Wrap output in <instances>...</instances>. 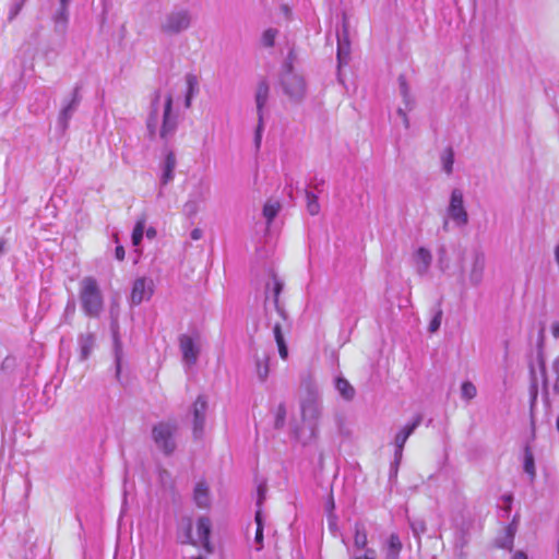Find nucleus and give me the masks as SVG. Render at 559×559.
<instances>
[{
	"mask_svg": "<svg viewBox=\"0 0 559 559\" xmlns=\"http://www.w3.org/2000/svg\"><path fill=\"white\" fill-rule=\"evenodd\" d=\"M80 299L83 311L91 318H98L104 308V299L97 281L86 276L81 282Z\"/></svg>",
	"mask_w": 559,
	"mask_h": 559,
	"instance_id": "obj_1",
	"label": "nucleus"
},
{
	"mask_svg": "<svg viewBox=\"0 0 559 559\" xmlns=\"http://www.w3.org/2000/svg\"><path fill=\"white\" fill-rule=\"evenodd\" d=\"M176 425L169 423H159L153 427V439L166 454H170L175 450V442L173 440Z\"/></svg>",
	"mask_w": 559,
	"mask_h": 559,
	"instance_id": "obj_2",
	"label": "nucleus"
},
{
	"mask_svg": "<svg viewBox=\"0 0 559 559\" xmlns=\"http://www.w3.org/2000/svg\"><path fill=\"white\" fill-rule=\"evenodd\" d=\"M449 215L457 225L463 226L468 222V215L464 207L463 193L459 189H454L451 193Z\"/></svg>",
	"mask_w": 559,
	"mask_h": 559,
	"instance_id": "obj_3",
	"label": "nucleus"
},
{
	"mask_svg": "<svg viewBox=\"0 0 559 559\" xmlns=\"http://www.w3.org/2000/svg\"><path fill=\"white\" fill-rule=\"evenodd\" d=\"M269 93H270V87H269L267 82L265 80L260 81L258 84V87H257V93H255V103H257V110H258V118H259L257 132H255V142H257L258 146L260 145L261 131L263 128V108L269 99Z\"/></svg>",
	"mask_w": 559,
	"mask_h": 559,
	"instance_id": "obj_4",
	"label": "nucleus"
},
{
	"mask_svg": "<svg viewBox=\"0 0 559 559\" xmlns=\"http://www.w3.org/2000/svg\"><path fill=\"white\" fill-rule=\"evenodd\" d=\"M282 84L285 93L290 97H301L305 93V81L304 79L293 73L292 64H288V71L282 78Z\"/></svg>",
	"mask_w": 559,
	"mask_h": 559,
	"instance_id": "obj_5",
	"label": "nucleus"
},
{
	"mask_svg": "<svg viewBox=\"0 0 559 559\" xmlns=\"http://www.w3.org/2000/svg\"><path fill=\"white\" fill-rule=\"evenodd\" d=\"M190 25V17L187 12H175L166 17L163 31L168 34H176Z\"/></svg>",
	"mask_w": 559,
	"mask_h": 559,
	"instance_id": "obj_6",
	"label": "nucleus"
},
{
	"mask_svg": "<svg viewBox=\"0 0 559 559\" xmlns=\"http://www.w3.org/2000/svg\"><path fill=\"white\" fill-rule=\"evenodd\" d=\"M153 294V283L145 277L136 278L131 290V302L140 305L143 300L148 299Z\"/></svg>",
	"mask_w": 559,
	"mask_h": 559,
	"instance_id": "obj_7",
	"label": "nucleus"
},
{
	"mask_svg": "<svg viewBox=\"0 0 559 559\" xmlns=\"http://www.w3.org/2000/svg\"><path fill=\"white\" fill-rule=\"evenodd\" d=\"M211 521L206 516H201L197 522V531L199 536V542L203 549L211 554L213 551V546L210 542V535H211Z\"/></svg>",
	"mask_w": 559,
	"mask_h": 559,
	"instance_id": "obj_8",
	"label": "nucleus"
},
{
	"mask_svg": "<svg viewBox=\"0 0 559 559\" xmlns=\"http://www.w3.org/2000/svg\"><path fill=\"white\" fill-rule=\"evenodd\" d=\"M173 109V97L171 95H167L165 102L164 117H163V126L160 129V136L167 138L176 128V118L171 116Z\"/></svg>",
	"mask_w": 559,
	"mask_h": 559,
	"instance_id": "obj_9",
	"label": "nucleus"
},
{
	"mask_svg": "<svg viewBox=\"0 0 559 559\" xmlns=\"http://www.w3.org/2000/svg\"><path fill=\"white\" fill-rule=\"evenodd\" d=\"M179 343L183 360L189 365L195 364L199 350L195 347L192 337L189 335H181Z\"/></svg>",
	"mask_w": 559,
	"mask_h": 559,
	"instance_id": "obj_10",
	"label": "nucleus"
},
{
	"mask_svg": "<svg viewBox=\"0 0 559 559\" xmlns=\"http://www.w3.org/2000/svg\"><path fill=\"white\" fill-rule=\"evenodd\" d=\"M206 407H207L206 401L202 396H199L193 405L194 435L195 436L201 433L203 430Z\"/></svg>",
	"mask_w": 559,
	"mask_h": 559,
	"instance_id": "obj_11",
	"label": "nucleus"
},
{
	"mask_svg": "<svg viewBox=\"0 0 559 559\" xmlns=\"http://www.w3.org/2000/svg\"><path fill=\"white\" fill-rule=\"evenodd\" d=\"M193 500L201 509H206L210 507V490L204 480L197 483L193 490Z\"/></svg>",
	"mask_w": 559,
	"mask_h": 559,
	"instance_id": "obj_12",
	"label": "nucleus"
},
{
	"mask_svg": "<svg viewBox=\"0 0 559 559\" xmlns=\"http://www.w3.org/2000/svg\"><path fill=\"white\" fill-rule=\"evenodd\" d=\"M273 332H274L275 342L278 347V354H280L281 358L286 359L288 356V349H287L280 323H276L274 325Z\"/></svg>",
	"mask_w": 559,
	"mask_h": 559,
	"instance_id": "obj_13",
	"label": "nucleus"
},
{
	"mask_svg": "<svg viewBox=\"0 0 559 559\" xmlns=\"http://www.w3.org/2000/svg\"><path fill=\"white\" fill-rule=\"evenodd\" d=\"M336 389L340 394L347 401H350L355 395L354 386L344 378L336 379Z\"/></svg>",
	"mask_w": 559,
	"mask_h": 559,
	"instance_id": "obj_14",
	"label": "nucleus"
},
{
	"mask_svg": "<svg viewBox=\"0 0 559 559\" xmlns=\"http://www.w3.org/2000/svg\"><path fill=\"white\" fill-rule=\"evenodd\" d=\"M175 167H176L175 154L173 152H169L165 158V167H164V175H163L164 183H167L169 180L173 179V173H174Z\"/></svg>",
	"mask_w": 559,
	"mask_h": 559,
	"instance_id": "obj_15",
	"label": "nucleus"
},
{
	"mask_svg": "<svg viewBox=\"0 0 559 559\" xmlns=\"http://www.w3.org/2000/svg\"><path fill=\"white\" fill-rule=\"evenodd\" d=\"M269 360L270 359L266 355H263L262 357H258L255 360L257 373L261 381H265L269 376V371H270Z\"/></svg>",
	"mask_w": 559,
	"mask_h": 559,
	"instance_id": "obj_16",
	"label": "nucleus"
},
{
	"mask_svg": "<svg viewBox=\"0 0 559 559\" xmlns=\"http://www.w3.org/2000/svg\"><path fill=\"white\" fill-rule=\"evenodd\" d=\"M320 416V412L318 408V403L314 400L307 401L304 403L302 407V417L304 419H318Z\"/></svg>",
	"mask_w": 559,
	"mask_h": 559,
	"instance_id": "obj_17",
	"label": "nucleus"
},
{
	"mask_svg": "<svg viewBox=\"0 0 559 559\" xmlns=\"http://www.w3.org/2000/svg\"><path fill=\"white\" fill-rule=\"evenodd\" d=\"M368 538L367 533L362 524L356 523L355 524V536H354V544L357 548L362 549L367 546Z\"/></svg>",
	"mask_w": 559,
	"mask_h": 559,
	"instance_id": "obj_18",
	"label": "nucleus"
},
{
	"mask_svg": "<svg viewBox=\"0 0 559 559\" xmlns=\"http://www.w3.org/2000/svg\"><path fill=\"white\" fill-rule=\"evenodd\" d=\"M146 217L142 215L135 223V226L132 231V243L133 246H139L145 228Z\"/></svg>",
	"mask_w": 559,
	"mask_h": 559,
	"instance_id": "obj_19",
	"label": "nucleus"
},
{
	"mask_svg": "<svg viewBox=\"0 0 559 559\" xmlns=\"http://www.w3.org/2000/svg\"><path fill=\"white\" fill-rule=\"evenodd\" d=\"M416 258H417V261L421 264L419 266V272L420 273L426 272L431 263V260H432L430 251L425 248H419L417 250Z\"/></svg>",
	"mask_w": 559,
	"mask_h": 559,
	"instance_id": "obj_20",
	"label": "nucleus"
},
{
	"mask_svg": "<svg viewBox=\"0 0 559 559\" xmlns=\"http://www.w3.org/2000/svg\"><path fill=\"white\" fill-rule=\"evenodd\" d=\"M281 209L280 202H266L263 206V216L265 217L267 224H271L275 216L277 215Z\"/></svg>",
	"mask_w": 559,
	"mask_h": 559,
	"instance_id": "obj_21",
	"label": "nucleus"
},
{
	"mask_svg": "<svg viewBox=\"0 0 559 559\" xmlns=\"http://www.w3.org/2000/svg\"><path fill=\"white\" fill-rule=\"evenodd\" d=\"M306 200H307V211L310 215L314 216L318 215L320 212V204L318 201V197L310 192H306Z\"/></svg>",
	"mask_w": 559,
	"mask_h": 559,
	"instance_id": "obj_22",
	"label": "nucleus"
},
{
	"mask_svg": "<svg viewBox=\"0 0 559 559\" xmlns=\"http://www.w3.org/2000/svg\"><path fill=\"white\" fill-rule=\"evenodd\" d=\"M254 521L257 524L254 540L259 545L258 549L260 550L263 546V520L261 510H257Z\"/></svg>",
	"mask_w": 559,
	"mask_h": 559,
	"instance_id": "obj_23",
	"label": "nucleus"
},
{
	"mask_svg": "<svg viewBox=\"0 0 559 559\" xmlns=\"http://www.w3.org/2000/svg\"><path fill=\"white\" fill-rule=\"evenodd\" d=\"M524 471L533 478L535 476L534 456L528 447L525 448Z\"/></svg>",
	"mask_w": 559,
	"mask_h": 559,
	"instance_id": "obj_24",
	"label": "nucleus"
},
{
	"mask_svg": "<svg viewBox=\"0 0 559 559\" xmlns=\"http://www.w3.org/2000/svg\"><path fill=\"white\" fill-rule=\"evenodd\" d=\"M442 163L444 171L450 175L453 169L454 153L451 147H448L442 155Z\"/></svg>",
	"mask_w": 559,
	"mask_h": 559,
	"instance_id": "obj_25",
	"label": "nucleus"
},
{
	"mask_svg": "<svg viewBox=\"0 0 559 559\" xmlns=\"http://www.w3.org/2000/svg\"><path fill=\"white\" fill-rule=\"evenodd\" d=\"M94 346V336L92 334H87L82 340V346H81V356L83 359H86Z\"/></svg>",
	"mask_w": 559,
	"mask_h": 559,
	"instance_id": "obj_26",
	"label": "nucleus"
},
{
	"mask_svg": "<svg viewBox=\"0 0 559 559\" xmlns=\"http://www.w3.org/2000/svg\"><path fill=\"white\" fill-rule=\"evenodd\" d=\"M187 84H188V93L186 96V106L190 107L191 105V98L195 90L198 88V80L193 74H189L187 76Z\"/></svg>",
	"mask_w": 559,
	"mask_h": 559,
	"instance_id": "obj_27",
	"label": "nucleus"
},
{
	"mask_svg": "<svg viewBox=\"0 0 559 559\" xmlns=\"http://www.w3.org/2000/svg\"><path fill=\"white\" fill-rule=\"evenodd\" d=\"M461 393H462L463 399L469 401L476 396L477 390H476V386L472 382L465 381L462 384Z\"/></svg>",
	"mask_w": 559,
	"mask_h": 559,
	"instance_id": "obj_28",
	"label": "nucleus"
},
{
	"mask_svg": "<svg viewBox=\"0 0 559 559\" xmlns=\"http://www.w3.org/2000/svg\"><path fill=\"white\" fill-rule=\"evenodd\" d=\"M275 37H276V31L275 29H272V28L266 29L263 33V36H262L263 45L266 46V47H273L274 43H275Z\"/></svg>",
	"mask_w": 559,
	"mask_h": 559,
	"instance_id": "obj_29",
	"label": "nucleus"
},
{
	"mask_svg": "<svg viewBox=\"0 0 559 559\" xmlns=\"http://www.w3.org/2000/svg\"><path fill=\"white\" fill-rule=\"evenodd\" d=\"M421 423V417L418 415L416 416V418L413 420V423L406 425L402 430L401 432L406 437L408 438L413 432L414 430L420 425Z\"/></svg>",
	"mask_w": 559,
	"mask_h": 559,
	"instance_id": "obj_30",
	"label": "nucleus"
},
{
	"mask_svg": "<svg viewBox=\"0 0 559 559\" xmlns=\"http://www.w3.org/2000/svg\"><path fill=\"white\" fill-rule=\"evenodd\" d=\"M266 491H267V487H266V484L265 483H261L259 486H258V501H257V507L258 509L257 510H261L262 511V504L266 498Z\"/></svg>",
	"mask_w": 559,
	"mask_h": 559,
	"instance_id": "obj_31",
	"label": "nucleus"
},
{
	"mask_svg": "<svg viewBox=\"0 0 559 559\" xmlns=\"http://www.w3.org/2000/svg\"><path fill=\"white\" fill-rule=\"evenodd\" d=\"M283 289V284L281 283V281L277 278V277H273V299H274V302L275 305L278 304V298H280V295H281V292Z\"/></svg>",
	"mask_w": 559,
	"mask_h": 559,
	"instance_id": "obj_32",
	"label": "nucleus"
},
{
	"mask_svg": "<svg viewBox=\"0 0 559 559\" xmlns=\"http://www.w3.org/2000/svg\"><path fill=\"white\" fill-rule=\"evenodd\" d=\"M408 438H406L401 431L395 436L396 454L402 455L403 448Z\"/></svg>",
	"mask_w": 559,
	"mask_h": 559,
	"instance_id": "obj_33",
	"label": "nucleus"
},
{
	"mask_svg": "<svg viewBox=\"0 0 559 559\" xmlns=\"http://www.w3.org/2000/svg\"><path fill=\"white\" fill-rule=\"evenodd\" d=\"M441 318H442V311L439 310L436 316L433 317V319L430 321L429 323V331L430 332H436L439 328H440V324H441Z\"/></svg>",
	"mask_w": 559,
	"mask_h": 559,
	"instance_id": "obj_34",
	"label": "nucleus"
},
{
	"mask_svg": "<svg viewBox=\"0 0 559 559\" xmlns=\"http://www.w3.org/2000/svg\"><path fill=\"white\" fill-rule=\"evenodd\" d=\"M389 545H390V548H391L395 554H397V552L401 550V548H402L401 540H400L399 536H397V535H395V534H392V535L390 536Z\"/></svg>",
	"mask_w": 559,
	"mask_h": 559,
	"instance_id": "obj_35",
	"label": "nucleus"
},
{
	"mask_svg": "<svg viewBox=\"0 0 559 559\" xmlns=\"http://www.w3.org/2000/svg\"><path fill=\"white\" fill-rule=\"evenodd\" d=\"M67 21H68L67 7L63 10V7L61 5L60 11L56 16V22L60 23L62 26H64Z\"/></svg>",
	"mask_w": 559,
	"mask_h": 559,
	"instance_id": "obj_36",
	"label": "nucleus"
},
{
	"mask_svg": "<svg viewBox=\"0 0 559 559\" xmlns=\"http://www.w3.org/2000/svg\"><path fill=\"white\" fill-rule=\"evenodd\" d=\"M192 525L191 521L188 520L187 527H186V542L187 544H191L193 546H197V542L192 538Z\"/></svg>",
	"mask_w": 559,
	"mask_h": 559,
	"instance_id": "obj_37",
	"label": "nucleus"
},
{
	"mask_svg": "<svg viewBox=\"0 0 559 559\" xmlns=\"http://www.w3.org/2000/svg\"><path fill=\"white\" fill-rule=\"evenodd\" d=\"M115 255H116L117 260L122 261L126 255L124 248L122 246H117L115 249Z\"/></svg>",
	"mask_w": 559,
	"mask_h": 559,
	"instance_id": "obj_38",
	"label": "nucleus"
},
{
	"mask_svg": "<svg viewBox=\"0 0 559 559\" xmlns=\"http://www.w3.org/2000/svg\"><path fill=\"white\" fill-rule=\"evenodd\" d=\"M201 237H202V230L201 229L195 228V229L192 230L191 238L193 240H199Z\"/></svg>",
	"mask_w": 559,
	"mask_h": 559,
	"instance_id": "obj_39",
	"label": "nucleus"
},
{
	"mask_svg": "<svg viewBox=\"0 0 559 559\" xmlns=\"http://www.w3.org/2000/svg\"><path fill=\"white\" fill-rule=\"evenodd\" d=\"M374 558V551L368 549L364 556L357 557L356 559H373Z\"/></svg>",
	"mask_w": 559,
	"mask_h": 559,
	"instance_id": "obj_40",
	"label": "nucleus"
},
{
	"mask_svg": "<svg viewBox=\"0 0 559 559\" xmlns=\"http://www.w3.org/2000/svg\"><path fill=\"white\" fill-rule=\"evenodd\" d=\"M551 332H552V335L557 338L559 337V322H555L552 325H551Z\"/></svg>",
	"mask_w": 559,
	"mask_h": 559,
	"instance_id": "obj_41",
	"label": "nucleus"
},
{
	"mask_svg": "<svg viewBox=\"0 0 559 559\" xmlns=\"http://www.w3.org/2000/svg\"><path fill=\"white\" fill-rule=\"evenodd\" d=\"M7 249V241L3 238H0V255L5 252Z\"/></svg>",
	"mask_w": 559,
	"mask_h": 559,
	"instance_id": "obj_42",
	"label": "nucleus"
},
{
	"mask_svg": "<svg viewBox=\"0 0 559 559\" xmlns=\"http://www.w3.org/2000/svg\"><path fill=\"white\" fill-rule=\"evenodd\" d=\"M513 559H527V556L523 551H516L513 555Z\"/></svg>",
	"mask_w": 559,
	"mask_h": 559,
	"instance_id": "obj_43",
	"label": "nucleus"
},
{
	"mask_svg": "<svg viewBox=\"0 0 559 559\" xmlns=\"http://www.w3.org/2000/svg\"><path fill=\"white\" fill-rule=\"evenodd\" d=\"M146 236H147L148 238H154V237L156 236V230H155V228L150 227V228L146 230Z\"/></svg>",
	"mask_w": 559,
	"mask_h": 559,
	"instance_id": "obj_44",
	"label": "nucleus"
},
{
	"mask_svg": "<svg viewBox=\"0 0 559 559\" xmlns=\"http://www.w3.org/2000/svg\"><path fill=\"white\" fill-rule=\"evenodd\" d=\"M147 127L151 130V134H154V132H155V121L153 123H151V121H148Z\"/></svg>",
	"mask_w": 559,
	"mask_h": 559,
	"instance_id": "obj_45",
	"label": "nucleus"
},
{
	"mask_svg": "<svg viewBox=\"0 0 559 559\" xmlns=\"http://www.w3.org/2000/svg\"><path fill=\"white\" fill-rule=\"evenodd\" d=\"M284 416H285V408H284V406H280V418H281V420H283Z\"/></svg>",
	"mask_w": 559,
	"mask_h": 559,
	"instance_id": "obj_46",
	"label": "nucleus"
},
{
	"mask_svg": "<svg viewBox=\"0 0 559 559\" xmlns=\"http://www.w3.org/2000/svg\"><path fill=\"white\" fill-rule=\"evenodd\" d=\"M61 2V5L63 7V9L67 7L69 0H60Z\"/></svg>",
	"mask_w": 559,
	"mask_h": 559,
	"instance_id": "obj_47",
	"label": "nucleus"
},
{
	"mask_svg": "<svg viewBox=\"0 0 559 559\" xmlns=\"http://www.w3.org/2000/svg\"><path fill=\"white\" fill-rule=\"evenodd\" d=\"M556 389H558V390H559V382H557V383H556Z\"/></svg>",
	"mask_w": 559,
	"mask_h": 559,
	"instance_id": "obj_48",
	"label": "nucleus"
},
{
	"mask_svg": "<svg viewBox=\"0 0 559 559\" xmlns=\"http://www.w3.org/2000/svg\"><path fill=\"white\" fill-rule=\"evenodd\" d=\"M192 559H203V558H201V557H194V558H192Z\"/></svg>",
	"mask_w": 559,
	"mask_h": 559,
	"instance_id": "obj_49",
	"label": "nucleus"
}]
</instances>
